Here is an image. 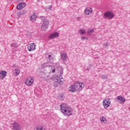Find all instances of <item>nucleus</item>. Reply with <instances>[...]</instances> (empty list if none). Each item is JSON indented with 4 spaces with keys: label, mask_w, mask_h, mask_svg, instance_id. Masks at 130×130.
Instances as JSON below:
<instances>
[{
    "label": "nucleus",
    "mask_w": 130,
    "mask_h": 130,
    "mask_svg": "<svg viewBox=\"0 0 130 130\" xmlns=\"http://www.w3.org/2000/svg\"><path fill=\"white\" fill-rule=\"evenodd\" d=\"M83 88H85L84 83L78 81L75 82L74 85H71L69 87V91L71 93H74L75 91L81 92Z\"/></svg>",
    "instance_id": "nucleus-1"
},
{
    "label": "nucleus",
    "mask_w": 130,
    "mask_h": 130,
    "mask_svg": "<svg viewBox=\"0 0 130 130\" xmlns=\"http://www.w3.org/2000/svg\"><path fill=\"white\" fill-rule=\"evenodd\" d=\"M60 110L64 115H67V116L73 115V109L66 104L60 105Z\"/></svg>",
    "instance_id": "nucleus-2"
},
{
    "label": "nucleus",
    "mask_w": 130,
    "mask_h": 130,
    "mask_svg": "<svg viewBox=\"0 0 130 130\" xmlns=\"http://www.w3.org/2000/svg\"><path fill=\"white\" fill-rule=\"evenodd\" d=\"M40 19L43 21V23L42 24L41 26V29L43 31H45V30H46V29H48V25H49V21H48V19H46L45 17L44 16H41Z\"/></svg>",
    "instance_id": "nucleus-3"
},
{
    "label": "nucleus",
    "mask_w": 130,
    "mask_h": 130,
    "mask_svg": "<svg viewBox=\"0 0 130 130\" xmlns=\"http://www.w3.org/2000/svg\"><path fill=\"white\" fill-rule=\"evenodd\" d=\"M113 17H114V14L110 11L106 12L104 15L105 19H109V20H111Z\"/></svg>",
    "instance_id": "nucleus-4"
},
{
    "label": "nucleus",
    "mask_w": 130,
    "mask_h": 130,
    "mask_svg": "<svg viewBox=\"0 0 130 130\" xmlns=\"http://www.w3.org/2000/svg\"><path fill=\"white\" fill-rule=\"evenodd\" d=\"M110 104H111V102L109 99H106L103 101V105L105 109H107L110 106Z\"/></svg>",
    "instance_id": "nucleus-5"
},
{
    "label": "nucleus",
    "mask_w": 130,
    "mask_h": 130,
    "mask_svg": "<svg viewBox=\"0 0 130 130\" xmlns=\"http://www.w3.org/2000/svg\"><path fill=\"white\" fill-rule=\"evenodd\" d=\"M12 126L13 130H21V126L19 125V123L14 122L11 124Z\"/></svg>",
    "instance_id": "nucleus-6"
},
{
    "label": "nucleus",
    "mask_w": 130,
    "mask_h": 130,
    "mask_svg": "<svg viewBox=\"0 0 130 130\" xmlns=\"http://www.w3.org/2000/svg\"><path fill=\"white\" fill-rule=\"evenodd\" d=\"M36 45H35V44L34 43L28 44L27 46L28 51H33V50H35V49H36Z\"/></svg>",
    "instance_id": "nucleus-7"
},
{
    "label": "nucleus",
    "mask_w": 130,
    "mask_h": 130,
    "mask_svg": "<svg viewBox=\"0 0 130 130\" xmlns=\"http://www.w3.org/2000/svg\"><path fill=\"white\" fill-rule=\"evenodd\" d=\"M34 82V79L31 77H28L27 79V80L25 82L26 85L27 86H31L32 84H33V82Z\"/></svg>",
    "instance_id": "nucleus-8"
},
{
    "label": "nucleus",
    "mask_w": 130,
    "mask_h": 130,
    "mask_svg": "<svg viewBox=\"0 0 130 130\" xmlns=\"http://www.w3.org/2000/svg\"><path fill=\"white\" fill-rule=\"evenodd\" d=\"M46 57L48 62H50V63L53 62V57H52V55H49V54H46Z\"/></svg>",
    "instance_id": "nucleus-9"
},
{
    "label": "nucleus",
    "mask_w": 130,
    "mask_h": 130,
    "mask_svg": "<svg viewBox=\"0 0 130 130\" xmlns=\"http://www.w3.org/2000/svg\"><path fill=\"white\" fill-rule=\"evenodd\" d=\"M58 36H59V34L55 31L50 35V38H51V39H53L54 38H57Z\"/></svg>",
    "instance_id": "nucleus-10"
},
{
    "label": "nucleus",
    "mask_w": 130,
    "mask_h": 130,
    "mask_svg": "<svg viewBox=\"0 0 130 130\" xmlns=\"http://www.w3.org/2000/svg\"><path fill=\"white\" fill-rule=\"evenodd\" d=\"M26 7V3H21L17 6V10H22V9H24Z\"/></svg>",
    "instance_id": "nucleus-11"
},
{
    "label": "nucleus",
    "mask_w": 130,
    "mask_h": 130,
    "mask_svg": "<svg viewBox=\"0 0 130 130\" xmlns=\"http://www.w3.org/2000/svg\"><path fill=\"white\" fill-rule=\"evenodd\" d=\"M92 8H87L84 11V13L85 14V15H90V14L92 13Z\"/></svg>",
    "instance_id": "nucleus-12"
},
{
    "label": "nucleus",
    "mask_w": 130,
    "mask_h": 130,
    "mask_svg": "<svg viewBox=\"0 0 130 130\" xmlns=\"http://www.w3.org/2000/svg\"><path fill=\"white\" fill-rule=\"evenodd\" d=\"M117 99V101H120V103H122V104H123V103L125 102V99L121 96H118Z\"/></svg>",
    "instance_id": "nucleus-13"
},
{
    "label": "nucleus",
    "mask_w": 130,
    "mask_h": 130,
    "mask_svg": "<svg viewBox=\"0 0 130 130\" xmlns=\"http://www.w3.org/2000/svg\"><path fill=\"white\" fill-rule=\"evenodd\" d=\"M6 76H7V72L3 71L0 72V78L2 80H4Z\"/></svg>",
    "instance_id": "nucleus-14"
},
{
    "label": "nucleus",
    "mask_w": 130,
    "mask_h": 130,
    "mask_svg": "<svg viewBox=\"0 0 130 130\" xmlns=\"http://www.w3.org/2000/svg\"><path fill=\"white\" fill-rule=\"evenodd\" d=\"M61 58L63 61H64L68 58V55L66 53H62L61 54Z\"/></svg>",
    "instance_id": "nucleus-15"
},
{
    "label": "nucleus",
    "mask_w": 130,
    "mask_h": 130,
    "mask_svg": "<svg viewBox=\"0 0 130 130\" xmlns=\"http://www.w3.org/2000/svg\"><path fill=\"white\" fill-rule=\"evenodd\" d=\"M37 19V16L34 14V15H31L30 16V20L32 21V22H34L36 21V19Z\"/></svg>",
    "instance_id": "nucleus-16"
},
{
    "label": "nucleus",
    "mask_w": 130,
    "mask_h": 130,
    "mask_svg": "<svg viewBox=\"0 0 130 130\" xmlns=\"http://www.w3.org/2000/svg\"><path fill=\"white\" fill-rule=\"evenodd\" d=\"M58 98L60 100H63L64 99V95L62 93H60L58 95Z\"/></svg>",
    "instance_id": "nucleus-17"
},
{
    "label": "nucleus",
    "mask_w": 130,
    "mask_h": 130,
    "mask_svg": "<svg viewBox=\"0 0 130 130\" xmlns=\"http://www.w3.org/2000/svg\"><path fill=\"white\" fill-rule=\"evenodd\" d=\"M100 120H101V121H102V122H103L104 123H106L107 122L106 118H105L104 117H102V118H101Z\"/></svg>",
    "instance_id": "nucleus-18"
},
{
    "label": "nucleus",
    "mask_w": 130,
    "mask_h": 130,
    "mask_svg": "<svg viewBox=\"0 0 130 130\" xmlns=\"http://www.w3.org/2000/svg\"><path fill=\"white\" fill-rule=\"evenodd\" d=\"M35 130H45V128H44L42 126H39L36 128Z\"/></svg>",
    "instance_id": "nucleus-19"
},
{
    "label": "nucleus",
    "mask_w": 130,
    "mask_h": 130,
    "mask_svg": "<svg viewBox=\"0 0 130 130\" xmlns=\"http://www.w3.org/2000/svg\"><path fill=\"white\" fill-rule=\"evenodd\" d=\"M11 47H14V48H17L18 47V45L16 43H14L11 44Z\"/></svg>",
    "instance_id": "nucleus-20"
},
{
    "label": "nucleus",
    "mask_w": 130,
    "mask_h": 130,
    "mask_svg": "<svg viewBox=\"0 0 130 130\" xmlns=\"http://www.w3.org/2000/svg\"><path fill=\"white\" fill-rule=\"evenodd\" d=\"M41 78H43V79H46V76H45V73L42 72L41 73Z\"/></svg>",
    "instance_id": "nucleus-21"
},
{
    "label": "nucleus",
    "mask_w": 130,
    "mask_h": 130,
    "mask_svg": "<svg viewBox=\"0 0 130 130\" xmlns=\"http://www.w3.org/2000/svg\"><path fill=\"white\" fill-rule=\"evenodd\" d=\"M101 78H102L104 80H106L107 79V78H108V76L105 75H102L101 76Z\"/></svg>",
    "instance_id": "nucleus-22"
},
{
    "label": "nucleus",
    "mask_w": 130,
    "mask_h": 130,
    "mask_svg": "<svg viewBox=\"0 0 130 130\" xmlns=\"http://www.w3.org/2000/svg\"><path fill=\"white\" fill-rule=\"evenodd\" d=\"M79 33L82 35L84 34V33H86V30L85 29H80Z\"/></svg>",
    "instance_id": "nucleus-23"
},
{
    "label": "nucleus",
    "mask_w": 130,
    "mask_h": 130,
    "mask_svg": "<svg viewBox=\"0 0 130 130\" xmlns=\"http://www.w3.org/2000/svg\"><path fill=\"white\" fill-rule=\"evenodd\" d=\"M61 82V80L60 79V78H56L55 79V82L56 83H60V82Z\"/></svg>",
    "instance_id": "nucleus-24"
},
{
    "label": "nucleus",
    "mask_w": 130,
    "mask_h": 130,
    "mask_svg": "<svg viewBox=\"0 0 130 130\" xmlns=\"http://www.w3.org/2000/svg\"><path fill=\"white\" fill-rule=\"evenodd\" d=\"M20 74V70L19 69L16 70V76H19Z\"/></svg>",
    "instance_id": "nucleus-25"
},
{
    "label": "nucleus",
    "mask_w": 130,
    "mask_h": 130,
    "mask_svg": "<svg viewBox=\"0 0 130 130\" xmlns=\"http://www.w3.org/2000/svg\"><path fill=\"white\" fill-rule=\"evenodd\" d=\"M88 34H92V33H94L93 29H88Z\"/></svg>",
    "instance_id": "nucleus-26"
},
{
    "label": "nucleus",
    "mask_w": 130,
    "mask_h": 130,
    "mask_svg": "<svg viewBox=\"0 0 130 130\" xmlns=\"http://www.w3.org/2000/svg\"><path fill=\"white\" fill-rule=\"evenodd\" d=\"M92 68V65L90 64L86 69V71H90L91 69Z\"/></svg>",
    "instance_id": "nucleus-27"
},
{
    "label": "nucleus",
    "mask_w": 130,
    "mask_h": 130,
    "mask_svg": "<svg viewBox=\"0 0 130 130\" xmlns=\"http://www.w3.org/2000/svg\"><path fill=\"white\" fill-rule=\"evenodd\" d=\"M103 46H104V47H105V48H107V47H108V44L104 43L103 44Z\"/></svg>",
    "instance_id": "nucleus-28"
},
{
    "label": "nucleus",
    "mask_w": 130,
    "mask_h": 130,
    "mask_svg": "<svg viewBox=\"0 0 130 130\" xmlns=\"http://www.w3.org/2000/svg\"><path fill=\"white\" fill-rule=\"evenodd\" d=\"M82 39L84 40V39H88V38L86 37H82Z\"/></svg>",
    "instance_id": "nucleus-29"
},
{
    "label": "nucleus",
    "mask_w": 130,
    "mask_h": 130,
    "mask_svg": "<svg viewBox=\"0 0 130 130\" xmlns=\"http://www.w3.org/2000/svg\"><path fill=\"white\" fill-rule=\"evenodd\" d=\"M80 20H81V17H78L77 18V21H80Z\"/></svg>",
    "instance_id": "nucleus-30"
},
{
    "label": "nucleus",
    "mask_w": 130,
    "mask_h": 130,
    "mask_svg": "<svg viewBox=\"0 0 130 130\" xmlns=\"http://www.w3.org/2000/svg\"><path fill=\"white\" fill-rule=\"evenodd\" d=\"M52 73H55V69L52 70Z\"/></svg>",
    "instance_id": "nucleus-31"
},
{
    "label": "nucleus",
    "mask_w": 130,
    "mask_h": 130,
    "mask_svg": "<svg viewBox=\"0 0 130 130\" xmlns=\"http://www.w3.org/2000/svg\"><path fill=\"white\" fill-rule=\"evenodd\" d=\"M62 74H63V71H62V72H61V76L62 75Z\"/></svg>",
    "instance_id": "nucleus-32"
},
{
    "label": "nucleus",
    "mask_w": 130,
    "mask_h": 130,
    "mask_svg": "<svg viewBox=\"0 0 130 130\" xmlns=\"http://www.w3.org/2000/svg\"><path fill=\"white\" fill-rule=\"evenodd\" d=\"M51 8H52L51 7H50V10H51Z\"/></svg>",
    "instance_id": "nucleus-33"
}]
</instances>
